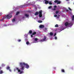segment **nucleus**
Segmentation results:
<instances>
[{
    "label": "nucleus",
    "instance_id": "17",
    "mask_svg": "<svg viewBox=\"0 0 74 74\" xmlns=\"http://www.w3.org/2000/svg\"><path fill=\"white\" fill-rule=\"evenodd\" d=\"M36 34V32H34L32 33V35H35V34Z\"/></svg>",
    "mask_w": 74,
    "mask_h": 74
},
{
    "label": "nucleus",
    "instance_id": "27",
    "mask_svg": "<svg viewBox=\"0 0 74 74\" xmlns=\"http://www.w3.org/2000/svg\"><path fill=\"white\" fill-rule=\"evenodd\" d=\"M56 14H57L58 13H59V11H56Z\"/></svg>",
    "mask_w": 74,
    "mask_h": 74
},
{
    "label": "nucleus",
    "instance_id": "44",
    "mask_svg": "<svg viewBox=\"0 0 74 74\" xmlns=\"http://www.w3.org/2000/svg\"><path fill=\"white\" fill-rule=\"evenodd\" d=\"M66 1H69V0H66Z\"/></svg>",
    "mask_w": 74,
    "mask_h": 74
},
{
    "label": "nucleus",
    "instance_id": "43",
    "mask_svg": "<svg viewBox=\"0 0 74 74\" xmlns=\"http://www.w3.org/2000/svg\"><path fill=\"white\" fill-rule=\"evenodd\" d=\"M60 16V15H58V16Z\"/></svg>",
    "mask_w": 74,
    "mask_h": 74
},
{
    "label": "nucleus",
    "instance_id": "21",
    "mask_svg": "<svg viewBox=\"0 0 74 74\" xmlns=\"http://www.w3.org/2000/svg\"><path fill=\"white\" fill-rule=\"evenodd\" d=\"M38 22L39 23H42V21L39 20L38 21Z\"/></svg>",
    "mask_w": 74,
    "mask_h": 74
},
{
    "label": "nucleus",
    "instance_id": "7",
    "mask_svg": "<svg viewBox=\"0 0 74 74\" xmlns=\"http://www.w3.org/2000/svg\"><path fill=\"white\" fill-rule=\"evenodd\" d=\"M6 69L7 70H9V71H10V72H11V70L10 69V67L9 66H7L6 67Z\"/></svg>",
    "mask_w": 74,
    "mask_h": 74
},
{
    "label": "nucleus",
    "instance_id": "42",
    "mask_svg": "<svg viewBox=\"0 0 74 74\" xmlns=\"http://www.w3.org/2000/svg\"><path fill=\"white\" fill-rule=\"evenodd\" d=\"M47 1V0H44V1Z\"/></svg>",
    "mask_w": 74,
    "mask_h": 74
},
{
    "label": "nucleus",
    "instance_id": "2",
    "mask_svg": "<svg viewBox=\"0 0 74 74\" xmlns=\"http://www.w3.org/2000/svg\"><path fill=\"white\" fill-rule=\"evenodd\" d=\"M12 16L11 15H7L6 16H5L3 18V19H2V21H3V20H4V19L5 18V19H10V18H12Z\"/></svg>",
    "mask_w": 74,
    "mask_h": 74
},
{
    "label": "nucleus",
    "instance_id": "3",
    "mask_svg": "<svg viewBox=\"0 0 74 74\" xmlns=\"http://www.w3.org/2000/svg\"><path fill=\"white\" fill-rule=\"evenodd\" d=\"M73 23H69L68 22H66L65 23V26H68V27H70V26H73Z\"/></svg>",
    "mask_w": 74,
    "mask_h": 74
},
{
    "label": "nucleus",
    "instance_id": "34",
    "mask_svg": "<svg viewBox=\"0 0 74 74\" xmlns=\"http://www.w3.org/2000/svg\"><path fill=\"white\" fill-rule=\"evenodd\" d=\"M53 11H55V10H56V9L55 8L53 9Z\"/></svg>",
    "mask_w": 74,
    "mask_h": 74
},
{
    "label": "nucleus",
    "instance_id": "10",
    "mask_svg": "<svg viewBox=\"0 0 74 74\" xmlns=\"http://www.w3.org/2000/svg\"><path fill=\"white\" fill-rule=\"evenodd\" d=\"M38 14H39V13L38 12H35V15H37Z\"/></svg>",
    "mask_w": 74,
    "mask_h": 74
},
{
    "label": "nucleus",
    "instance_id": "37",
    "mask_svg": "<svg viewBox=\"0 0 74 74\" xmlns=\"http://www.w3.org/2000/svg\"><path fill=\"white\" fill-rule=\"evenodd\" d=\"M56 33L54 34V36H56Z\"/></svg>",
    "mask_w": 74,
    "mask_h": 74
},
{
    "label": "nucleus",
    "instance_id": "16",
    "mask_svg": "<svg viewBox=\"0 0 74 74\" xmlns=\"http://www.w3.org/2000/svg\"><path fill=\"white\" fill-rule=\"evenodd\" d=\"M72 21H74V15H73L72 18Z\"/></svg>",
    "mask_w": 74,
    "mask_h": 74
},
{
    "label": "nucleus",
    "instance_id": "13",
    "mask_svg": "<svg viewBox=\"0 0 74 74\" xmlns=\"http://www.w3.org/2000/svg\"><path fill=\"white\" fill-rule=\"evenodd\" d=\"M25 15L27 18L29 16V15H28V14H25Z\"/></svg>",
    "mask_w": 74,
    "mask_h": 74
},
{
    "label": "nucleus",
    "instance_id": "24",
    "mask_svg": "<svg viewBox=\"0 0 74 74\" xmlns=\"http://www.w3.org/2000/svg\"><path fill=\"white\" fill-rule=\"evenodd\" d=\"M15 19H13L12 20V21L13 22H15Z\"/></svg>",
    "mask_w": 74,
    "mask_h": 74
},
{
    "label": "nucleus",
    "instance_id": "31",
    "mask_svg": "<svg viewBox=\"0 0 74 74\" xmlns=\"http://www.w3.org/2000/svg\"><path fill=\"white\" fill-rule=\"evenodd\" d=\"M18 42H21V40L19 39L18 40Z\"/></svg>",
    "mask_w": 74,
    "mask_h": 74
},
{
    "label": "nucleus",
    "instance_id": "29",
    "mask_svg": "<svg viewBox=\"0 0 74 74\" xmlns=\"http://www.w3.org/2000/svg\"><path fill=\"white\" fill-rule=\"evenodd\" d=\"M54 17H57V16H58V15L55 14V15H54Z\"/></svg>",
    "mask_w": 74,
    "mask_h": 74
},
{
    "label": "nucleus",
    "instance_id": "20",
    "mask_svg": "<svg viewBox=\"0 0 74 74\" xmlns=\"http://www.w3.org/2000/svg\"><path fill=\"white\" fill-rule=\"evenodd\" d=\"M29 44H30V43H29V42L27 41L26 42V44L27 45H29Z\"/></svg>",
    "mask_w": 74,
    "mask_h": 74
},
{
    "label": "nucleus",
    "instance_id": "38",
    "mask_svg": "<svg viewBox=\"0 0 74 74\" xmlns=\"http://www.w3.org/2000/svg\"><path fill=\"white\" fill-rule=\"evenodd\" d=\"M2 15V13H0V16H1Z\"/></svg>",
    "mask_w": 74,
    "mask_h": 74
},
{
    "label": "nucleus",
    "instance_id": "12",
    "mask_svg": "<svg viewBox=\"0 0 74 74\" xmlns=\"http://www.w3.org/2000/svg\"><path fill=\"white\" fill-rule=\"evenodd\" d=\"M61 71L62 72V73H64L65 72V71H64V69H61Z\"/></svg>",
    "mask_w": 74,
    "mask_h": 74
},
{
    "label": "nucleus",
    "instance_id": "36",
    "mask_svg": "<svg viewBox=\"0 0 74 74\" xmlns=\"http://www.w3.org/2000/svg\"><path fill=\"white\" fill-rule=\"evenodd\" d=\"M16 69L18 70H19V69L18 68H16Z\"/></svg>",
    "mask_w": 74,
    "mask_h": 74
},
{
    "label": "nucleus",
    "instance_id": "41",
    "mask_svg": "<svg viewBox=\"0 0 74 74\" xmlns=\"http://www.w3.org/2000/svg\"><path fill=\"white\" fill-rule=\"evenodd\" d=\"M66 11H69V10H66Z\"/></svg>",
    "mask_w": 74,
    "mask_h": 74
},
{
    "label": "nucleus",
    "instance_id": "40",
    "mask_svg": "<svg viewBox=\"0 0 74 74\" xmlns=\"http://www.w3.org/2000/svg\"><path fill=\"white\" fill-rule=\"evenodd\" d=\"M1 67H0V70H1Z\"/></svg>",
    "mask_w": 74,
    "mask_h": 74
},
{
    "label": "nucleus",
    "instance_id": "14",
    "mask_svg": "<svg viewBox=\"0 0 74 74\" xmlns=\"http://www.w3.org/2000/svg\"><path fill=\"white\" fill-rule=\"evenodd\" d=\"M29 34H32V30H30L29 31Z\"/></svg>",
    "mask_w": 74,
    "mask_h": 74
},
{
    "label": "nucleus",
    "instance_id": "22",
    "mask_svg": "<svg viewBox=\"0 0 74 74\" xmlns=\"http://www.w3.org/2000/svg\"><path fill=\"white\" fill-rule=\"evenodd\" d=\"M23 73L24 72H23V71H20V74H22V73Z\"/></svg>",
    "mask_w": 74,
    "mask_h": 74
},
{
    "label": "nucleus",
    "instance_id": "39",
    "mask_svg": "<svg viewBox=\"0 0 74 74\" xmlns=\"http://www.w3.org/2000/svg\"><path fill=\"white\" fill-rule=\"evenodd\" d=\"M28 12H31L30 11H28Z\"/></svg>",
    "mask_w": 74,
    "mask_h": 74
},
{
    "label": "nucleus",
    "instance_id": "35",
    "mask_svg": "<svg viewBox=\"0 0 74 74\" xmlns=\"http://www.w3.org/2000/svg\"><path fill=\"white\" fill-rule=\"evenodd\" d=\"M33 34L32 35H31V37H33Z\"/></svg>",
    "mask_w": 74,
    "mask_h": 74
},
{
    "label": "nucleus",
    "instance_id": "8",
    "mask_svg": "<svg viewBox=\"0 0 74 74\" xmlns=\"http://www.w3.org/2000/svg\"><path fill=\"white\" fill-rule=\"evenodd\" d=\"M40 28H43V27H44V25H40L39 26Z\"/></svg>",
    "mask_w": 74,
    "mask_h": 74
},
{
    "label": "nucleus",
    "instance_id": "45",
    "mask_svg": "<svg viewBox=\"0 0 74 74\" xmlns=\"http://www.w3.org/2000/svg\"><path fill=\"white\" fill-rule=\"evenodd\" d=\"M18 8H19V7H18Z\"/></svg>",
    "mask_w": 74,
    "mask_h": 74
},
{
    "label": "nucleus",
    "instance_id": "5",
    "mask_svg": "<svg viewBox=\"0 0 74 74\" xmlns=\"http://www.w3.org/2000/svg\"><path fill=\"white\" fill-rule=\"evenodd\" d=\"M54 3H57V4H59L61 3V1L58 0H56L54 1Z\"/></svg>",
    "mask_w": 74,
    "mask_h": 74
},
{
    "label": "nucleus",
    "instance_id": "6",
    "mask_svg": "<svg viewBox=\"0 0 74 74\" xmlns=\"http://www.w3.org/2000/svg\"><path fill=\"white\" fill-rule=\"evenodd\" d=\"M47 37L45 36H44V38L43 40H40V41L41 42H44V41H47Z\"/></svg>",
    "mask_w": 74,
    "mask_h": 74
},
{
    "label": "nucleus",
    "instance_id": "11",
    "mask_svg": "<svg viewBox=\"0 0 74 74\" xmlns=\"http://www.w3.org/2000/svg\"><path fill=\"white\" fill-rule=\"evenodd\" d=\"M49 3L50 5H52V1H49Z\"/></svg>",
    "mask_w": 74,
    "mask_h": 74
},
{
    "label": "nucleus",
    "instance_id": "25",
    "mask_svg": "<svg viewBox=\"0 0 74 74\" xmlns=\"http://www.w3.org/2000/svg\"><path fill=\"white\" fill-rule=\"evenodd\" d=\"M34 40L36 41H37V40H38V39L37 38H35L34 39Z\"/></svg>",
    "mask_w": 74,
    "mask_h": 74
},
{
    "label": "nucleus",
    "instance_id": "32",
    "mask_svg": "<svg viewBox=\"0 0 74 74\" xmlns=\"http://www.w3.org/2000/svg\"><path fill=\"white\" fill-rule=\"evenodd\" d=\"M54 38L55 40H56L57 39V37H56V36H55Z\"/></svg>",
    "mask_w": 74,
    "mask_h": 74
},
{
    "label": "nucleus",
    "instance_id": "1",
    "mask_svg": "<svg viewBox=\"0 0 74 74\" xmlns=\"http://www.w3.org/2000/svg\"><path fill=\"white\" fill-rule=\"evenodd\" d=\"M19 64L20 67V69L21 70H24L25 69V66H26V69L29 68V65L27 64H26L25 62H20Z\"/></svg>",
    "mask_w": 74,
    "mask_h": 74
},
{
    "label": "nucleus",
    "instance_id": "9",
    "mask_svg": "<svg viewBox=\"0 0 74 74\" xmlns=\"http://www.w3.org/2000/svg\"><path fill=\"white\" fill-rule=\"evenodd\" d=\"M45 3L46 4L49 3V1H45Z\"/></svg>",
    "mask_w": 74,
    "mask_h": 74
},
{
    "label": "nucleus",
    "instance_id": "18",
    "mask_svg": "<svg viewBox=\"0 0 74 74\" xmlns=\"http://www.w3.org/2000/svg\"><path fill=\"white\" fill-rule=\"evenodd\" d=\"M3 71L1 70L0 71V74H3Z\"/></svg>",
    "mask_w": 74,
    "mask_h": 74
},
{
    "label": "nucleus",
    "instance_id": "33",
    "mask_svg": "<svg viewBox=\"0 0 74 74\" xmlns=\"http://www.w3.org/2000/svg\"><path fill=\"white\" fill-rule=\"evenodd\" d=\"M69 8V10H70V11H71V8Z\"/></svg>",
    "mask_w": 74,
    "mask_h": 74
},
{
    "label": "nucleus",
    "instance_id": "15",
    "mask_svg": "<svg viewBox=\"0 0 74 74\" xmlns=\"http://www.w3.org/2000/svg\"><path fill=\"white\" fill-rule=\"evenodd\" d=\"M50 35L51 36H53V33H52V32H51L50 33Z\"/></svg>",
    "mask_w": 74,
    "mask_h": 74
},
{
    "label": "nucleus",
    "instance_id": "19",
    "mask_svg": "<svg viewBox=\"0 0 74 74\" xmlns=\"http://www.w3.org/2000/svg\"><path fill=\"white\" fill-rule=\"evenodd\" d=\"M59 26V25H58L56 24L55 26V27H58Z\"/></svg>",
    "mask_w": 74,
    "mask_h": 74
},
{
    "label": "nucleus",
    "instance_id": "30",
    "mask_svg": "<svg viewBox=\"0 0 74 74\" xmlns=\"http://www.w3.org/2000/svg\"><path fill=\"white\" fill-rule=\"evenodd\" d=\"M56 7H57V6L56 5H54V8H56Z\"/></svg>",
    "mask_w": 74,
    "mask_h": 74
},
{
    "label": "nucleus",
    "instance_id": "28",
    "mask_svg": "<svg viewBox=\"0 0 74 74\" xmlns=\"http://www.w3.org/2000/svg\"><path fill=\"white\" fill-rule=\"evenodd\" d=\"M18 73H19L21 72V70L20 69H18Z\"/></svg>",
    "mask_w": 74,
    "mask_h": 74
},
{
    "label": "nucleus",
    "instance_id": "4",
    "mask_svg": "<svg viewBox=\"0 0 74 74\" xmlns=\"http://www.w3.org/2000/svg\"><path fill=\"white\" fill-rule=\"evenodd\" d=\"M38 12L39 14V17H40V18L42 17V10H40Z\"/></svg>",
    "mask_w": 74,
    "mask_h": 74
},
{
    "label": "nucleus",
    "instance_id": "26",
    "mask_svg": "<svg viewBox=\"0 0 74 74\" xmlns=\"http://www.w3.org/2000/svg\"><path fill=\"white\" fill-rule=\"evenodd\" d=\"M52 6H49L48 8H49V9H51V8H52Z\"/></svg>",
    "mask_w": 74,
    "mask_h": 74
},
{
    "label": "nucleus",
    "instance_id": "23",
    "mask_svg": "<svg viewBox=\"0 0 74 74\" xmlns=\"http://www.w3.org/2000/svg\"><path fill=\"white\" fill-rule=\"evenodd\" d=\"M19 14V12H18L16 13V15H18V14Z\"/></svg>",
    "mask_w": 74,
    "mask_h": 74
}]
</instances>
